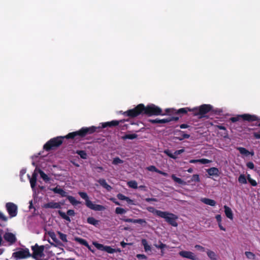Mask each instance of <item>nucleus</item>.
<instances>
[{"instance_id": "15", "label": "nucleus", "mask_w": 260, "mask_h": 260, "mask_svg": "<svg viewBox=\"0 0 260 260\" xmlns=\"http://www.w3.org/2000/svg\"><path fill=\"white\" fill-rule=\"evenodd\" d=\"M174 134L178 136L176 137V139L180 141H182L185 139H188L190 136L189 134H185L184 131L180 129H176L174 132Z\"/></svg>"}, {"instance_id": "32", "label": "nucleus", "mask_w": 260, "mask_h": 260, "mask_svg": "<svg viewBox=\"0 0 260 260\" xmlns=\"http://www.w3.org/2000/svg\"><path fill=\"white\" fill-rule=\"evenodd\" d=\"M138 137V135L135 134H126L122 137V139L125 140L126 139L133 140Z\"/></svg>"}, {"instance_id": "36", "label": "nucleus", "mask_w": 260, "mask_h": 260, "mask_svg": "<svg viewBox=\"0 0 260 260\" xmlns=\"http://www.w3.org/2000/svg\"><path fill=\"white\" fill-rule=\"evenodd\" d=\"M76 153L82 159H86L87 157V154L84 150H77Z\"/></svg>"}, {"instance_id": "8", "label": "nucleus", "mask_w": 260, "mask_h": 260, "mask_svg": "<svg viewBox=\"0 0 260 260\" xmlns=\"http://www.w3.org/2000/svg\"><path fill=\"white\" fill-rule=\"evenodd\" d=\"M6 208L10 218L16 216L18 212V208L16 205L13 203L9 202L6 203Z\"/></svg>"}, {"instance_id": "2", "label": "nucleus", "mask_w": 260, "mask_h": 260, "mask_svg": "<svg viewBox=\"0 0 260 260\" xmlns=\"http://www.w3.org/2000/svg\"><path fill=\"white\" fill-rule=\"evenodd\" d=\"M124 116L131 118H134L139 115L152 116H164L166 115L162 109L154 104L148 105L145 106L143 104H140L132 109L128 110L123 113Z\"/></svg>"}, {"instance_id": "34", "label": "nucleus", "mask_w": 260, "mask_h": 260, "mask_svg": "<svg viewBox=\"0 0 260 260\" xmlns=\"http://www.w3.org/2000/svg\"><path fill=\"white\" fill-rule=\"evenodd\" d=\"M159 245L155 244L154 246L156 248L161 249V255H163L164 254L163 249L165 248H167L168 246L166 244L162 243L160 241H159Z\"/></svg>"}, {"instance_id": "6", "label": "nucleus", "mask_w": 260, "mask_h": 260, "mask_svg": "<svg viewBox=\"0 0 260 260\" xmlns=\"http://www.w3.org/2000/svg\"><path fill=\"white\" fill-rule=\"evenodd\" d=\"M244 121L248 122H252L255 121H259L260 118L255 115H251L249 114H244L242 115H238L235 117H232L230 118V120L232 122H236L241 119Z\"/></svg>"}, {"instance_id": "19", "label": "nucleus", "mask_w": 260, "mask_h": 260, "mask_svg": "<svg viewBox=\"0 0 260 260\" xmlns=\"http://www.w3.org/2000/svg\"><path fill=\"white\" fill-rule=\"evenodd\" d=\"M98 182L99 184L104 188H105L107 191H110L112 189V187L109 185L106 180L103 178L100 179L98 180Z\"/></svg>"}, {"instance_id": "54", "label": "nucleus", "mask_w": 260, "mask_h": 260, "mask_svg": "<svg viewBox=\"0 0 260 260\" xmlns=\"http://www.w3.org/2000/svg\"><path fill=\"white\" fill-rule=\"evenodd\" d=\"M184 151V149H183L176 150L174 153V155H175L176 156L177 155L181 154Z\"/></svg>"}, {"instance_id": "42", "label": "nucleus", "mask_w": 260, "mask_h": 260, "mask_svg": "<svg viewBox=\"0 0 260 260\" xmlns=\"http://www.w3.org/2000/svg\"><path fill=\"white\" fill-rule=\"evenodd\" d=\"M247 180H248V182L250 183V184H251L252 186H256V185H257V182H256V181L255 180H254V179H252V178H251L250 175L249 174H248V175H247Z\"/></svg>"}, {"instance_id": "53", "label": "nucleus", "mask_w": 260, "mask_h": 260, "mask_svg": "<svg viewBox=\"0 0 260 260\" xmlns=\"http://www.w3.org/2000/svg\"><path fill=\"white\" fill-rule=\"evenodd\" d=\"M136 256L138 259H146L147 258V257L145 254H138Z\"/></svg>"}, {"instance_id": "31", "label": "nucleus", "mask_w": 260, "mask_h": 260, "mask_svg": "<svg viewBox=\"0 0 260 260\" xmlns=\"http://www.w3.org/2000/svg\"><path fill=\"white\" fill-rule=\"evenodd\" d=\"M206 252L211 260H217L216 254L214 251L208 249Z\"/></svg>"}, {"instance_id": "14", "label": "nucleus", "mask_w": 260, "mask_h": 260, "mask_svg": "<svg viewBox=\"0 0 260 260\" xmlns=\"http://www.w3.org/2000/svg\"><path fill=\"white\" fill-rule=\"evenodd\" d=\"M179 254L182 257L191 260H196L197 259V256L195 254L191 251L183 250L180 251Z\"/></svg>"}, {"instance_id": "43", "label": "nucleus", "mask_w": 260, "mask_h": 260, "mask_svg": "<svg viewBox=\"0 0 260 260\" xmlns=\"http://www.w3.org/2000/svg\"><path fill=\"white\" fill-rule=\"evenodd\" d=\"M171 178L175 182L180 184H183V181L181 178L176 177L175 175H172Z\"/></svg>"}, {"instance_id": "11", "label": "nucleus", "mask_w": 260, "mask_h": 260, "mask_svg": "<svg viewBox=\"0 0 260 260\" xmlns=\"http://www.w3.org/2000/svg\"><path fill=\"white\" fill-rule=\"evenodd\" d=\"M48 235L54 242V243H51L50 241H49L51 245H53L55 247H57L58 248H61L64 246L63 244L59 240L57 239L56 235L53 231L48 232Z\"/></svg>"}, {"instance_id": "57", "label": "nucleus", "mask_w": 260, "mask_h": 260, "mask_svg": "<svg viewBox=\"0 0 260 260\" xmlns=\"http://www.w3.org/2000/svg\"><path fill=\"white\" fill-rule=\"evenodd\" d=\"M253 137L256 139H260V133L254 132L253 133Z\"/></svg>"}, {"instance_id": "59", "label": "nucleus", "mask_w": 260, "mask_h": 260, "mask_svg": "<svg viewBox=\"0 0 260 260\" xmlns=\"http://www.w3.org/2000/svg\"><path fill=\"white\" fill-rule=\"evenodd\" d=\"M180 127L182 129L187 128L190 127V126L187 124H181L179 125Z\"/></svg>"}, {"instance_id": "58", "label": "nucleus", "mask_w": 260, "mask_h": 260, "mask_svg": "<svg viewBox=\"0 0 260 260\" xmlns=\"http://www.w3.org/2000/svg\"><path fill=\"white\" fill-rule=\"evenodd\" d=\"M125 201L126 202L130 205H134V201L129 199L128 197H127Z\"/></svg>"}, {"instance_id": "20", "label": "nucleus", "mask_w": 260, "mask_h": 260, "mask_svg": "<svg viewBox=\"0 0 260 260\" xmlns=\"http://www.w3.org/2000/svg\"><path fill=\"white\" fill-rule=\"evenodd\" d=\"M224 213H225L226 216L228 218H229L231 220H233L234 216H233V212H232L231 209L229 207H228L226 205L224 206Z\"/></svg>"}, {"instance_id": "28", "label": "nucleus", "mask_w": 260, "mask_h": 260, "mask_svg": "<svg viewBox=\"0 0 260 260\" xmlns=\"http://www.w3.org/2000/svg\"><path fill=\"white\" fill-rule=\"evenodd\" d=\"M216 127L218 129L223 131V132L221 134V136L222 137H223L224 138H228V132L225 126H222V125H216Z\"/></svg>"}, {"instance_id": "21", "label": "nucleus", "mask_w": 260, "mask_h": 260, "mask_svg": "<svg viewBox=\"0 0 260 260\" xmlns=\"http://www.w3.org/2000/svg\"><path fill=\"white\" fill-rule=\"evenodd\" d=\"M207 172L210 176H219V171L218 169L215 167H212L208 169Z\"/></svg>"}, {"instance_id": "40", "label": "nucleus", "mask_w": 260, "mask_h": 260, "mask_svg": "<svg viewBox=\"0 0 260 260\" xmlns=\"http://www.w3.org/2000/svg\"><path fill=\"white\" fill-rule=\"evenodd\" d=\"M245 254L247 258L250 259H254L255 258V254L250 251H246L245 252Z\"/></svg>"}, {"instance_id": "47", "label": "nucleus", "mask_w": 260, "mask_h": 260, "mask_svg": "<svg viewBox=\"0 0 260 260\" xmlns=\"http://www.w3.org/2000/svg\"><path fill=\"white\" fill-rule=\"evenodd\" d=\"M166 119L168 121V122H170L173 121H177L179 120V117H175V116H172V117L166 118Z\"/></svg>"}, {"instance_id": "29", "label": "nucleus", "mask_w": 260, "mask_h": 260, "mask_svg": "<svg viewBox=\"0 0 260 260\" xmlns=\"http://www.w3.org/2000/svg\"><path fill=\"white\" fill-rule=\"evenodd\" d=\"M67 198L69 201L70 203L73 206H76L81 204V202L76 200L74 197L71 196H68Z\"/></svg>"}, {"instance_id": "18", "label": "nucleus", "mask_w": 260, "mask_h": 260, "mask_svg": "<svg viewBox=\"0 0 260 260\" xmlns=\"http://www.w3.org/2000/svg\"><path fill=\"white\" fill-rule=\"evenodd\" d=\"M51 190L54 193L60 194L62 197H67L68 196L67 192L62 188L58 187V186L53 188H52Z\"/></svg>"}, {"instance_id": "13", "label": "nucleus", "mask_w": 260, "mask_h": 260, "mask_svg": "<svg viewBox=\"0 0 260 260\" xmlns=\"http://www.w3.org/2000/svg\"><path fill=\"white\" fill-rule=\"evenodd\" d=\"M58 213L62 218L68 222H71V219L69 216H73L75 214L74 210L72 209L68 210L67 212V214L61 210H58Z\"/></svg>"}, {"instance_id": "10", "label": "nucleus", "mask_w": 260, "mask_h": 260, "mask_svg": "<svg viewBox=\"0 0 260 260\" xmlns=\"http://www.w3.org/2000/svg\"><path fill=\"white\" fill-rule=\"evenodd\" d=\"M93 244L98 250L106 251L108 253H114L116 251L115 249L112 248L110 246H105L96 242H93Z\"/></svg>"}, {"instance_id": "27", "label": "nucleus", "mask_w": 260, "mask_h": 260, "mask_svg": "<svg viewBox=\"0 0 260 260\" xmlns=\"http://www.w3.org/2000/svg\"><path fill=\"white\" fill-rule=\"evenodd\" d=\"M38 173L40 174V177L45 182H48L50 180V177L46 174L42 170L39 169Z\"/></svg>"}, {"instance_id": "63", "label": "nucleus", "mask_w": 260, "mask_h": 260, "mask_svg": "<svg viewBox=\"0 0 260 260\" xmlns=\"http://www.w3.org/2000/svg\"><path fill=\"white\" fill-rule=\"evenodd\" d=\"M25 173H26V171H25V170H22L20 171V179H21V181H23V180H22V176H23L24 174H25Z\"/></svg>"}, {"instance_id": "64", "label": "nucleus", "mask_w": 260, "mask_h": 260, "mask_svg": "<svg viewBox=\"0 0 260 260\" xmlns=\"http://www.w3.org/2000/svg\"><path fill=\"white\" fill-rule=\"evenodd\" d=\"M218 225L220 230L225 231L226 229L222 225L221 222L218 223Z\"/></svg>"}, {"instance_id": "1", "label": "nucleus", "mask_w": 260, "mask_h": 260, "mask_svg": "<svg viewBox=\"0 0 260 260\" xmlns=\"http://www.w3.org/2000/svg\"><path fill=\"white\" fill-rule=\"evenodd\" d=\"M125 120H112L106 122L102 123V126H92L90 127H83L79 131L69 133L67 135V139H75V140L80 141V139L87 135H90L94 132H99L103 128L107 127H112L118 125L120 123H123Z\"/></svg>"}, {"instance_id": "33", "label": "nucleus", "mask_w": 260, "mask_h": 260, "mask_svg": "<svg viewBox=\"0 0 260 260\" xmlns=\"http://www.w3.org/2000/svg\"><path fill=\"white\" fill-rule=\"evenodd\" d=\"M142 244L144 246L145 251L147 252L149 251H151V246L148 244V242L146 239H144L142 240Z\"/></svg>"}, {"instance_id": "30", "label": "nucleus", "mask_w": 260, "mask_h": 260, "mask_svg": "<svg viewBox=\"0 0 260 260\" xmlns=\"http://www.w3.org/2000/svg\"><path fill=\"white\" fill-rule=\"evenodd\" d=\"M237 149L239 151L240 153L241 154H243L246 156H248L250 154H251L252 155L254 154L253 152L250 153L248 150H247L246 148L244 147H237Z\"/></svg>"}, {"instance_id": "24", "label": "nucleus", "mask_w": 260, "mask_h": 260, "mask_svg": "<svg viewBox=\"0 0 260 260\" xmlns=\"http://www.w3.org/2000/svg\"><path fill=\"white\" fill-rule=\"evenodd\" d=\"M87 222L88 223L93 225L96 227L99 225L100 221L95 219L93 217H88L87 218Z\"/></svg>"}, {"instance_id": "35", "label": "nucleus", "mask_w": 260, "mask_h": 260, "mask_svg": "<svg viewBox=\"0 0 260 260\" xmlns=\"http://www.w3.org/2000/svg\"><path fill=\"white\" fill-rule=\"evenodd\" d=\"M147 210L150 212H151V213H153V214L156 215L157 216H159V212H162V211H160V210H156L155 209L154 207H148L147 208Z\"/></svg>"}, {"instance_id": "3", "label": "nucleus", "mask_w": 260, "mask_h": 260, "mask_svg": "<svg viewBox=\"0 0 260 260\" xmlns=\"http://www.w3.org/2000/svg\"><path fill=\"white\" fill-rule=\"evenodd\" d=\"M66 137L67 135L65 136H58L50 139L44 145V149L46 151H49L59 147L62 144L63 140L64 139H68Z\"/></svg>"}, {"instance_id": "7", "label": "nucleus", "mask_w": 260, "mask_h": 260, "mask_svg": "<svg viewBox=\"0 0 260 260\" xmlns=\"http://www.w3.org/2000/svg\"><path fill=\"white\" fill-rule=\"evenodd\" d=\"M159 217L164 218L170 225L173 226H177L178 225V224L176 221V220L178 217L176 215L166 211L159 212Z\"/></svg>"}, {"instance_id": "12", "label": "nucleus", "mask_w": 260, "mask_h": 260, "mask_svg": "<svg viewBox=\"0 0 260 260\" xmlns=\"http://www.w3.org/2000/svg\"><path fill=\"white\" fill-rule=\"evenodd\" d=\"M121 220L126 222H132L134 223H139L141 224L142 226H145L147 224V222L145 219H132V218H127L125 217H124L120 219Z\"/></svg>"}, {"instance_id": "37", "label": "nucleus", "mask_w": 260, "mask_h": 260, "mask_svg": "<svg viewBox=\"0 0 260 260\" xmlns=\"http://www.w3.org/2000/svg\"><path fill=\"white\" fill-rule=\"evenodd\" d=\"M128 186L133 189H137L138 188V183L135 180H132L127 182Z\"/></svg>"}, {"instance_id": "23", "label": "nucleus", "mask_w": 260, "mask_h": 260, "mask_svg": "<svg viewBox=\"0 0 260 260\" xmlns=\"http://www.w3.org/2000/svg\"><path fill=\"white\" fill-rule=\"evenodd\" d=\"M148 121L150 122L152 124H162V123H168V121L166 118L160 119L158 118H156L154 119H149Z\"/></svg>"}, {"instance_id": "48", "label": "nucleus", "mask_w": 260, "mask_h": 260, "mask_svg": "<svg viewBox=\"0 0 260 260\" xmlns=\"http://www.w3.org/2000/svg\"><path fill=\"white\" fill-rule=\"evenodd\" d=\"M117 198L120 200H122V201H125L127 197L125 196L124 195H123V194L122 193H118L117 195Z\"/></svg>"}, {"instance_id": "16", "label": "nucleus", "mask_w": 260, "mask_h": 260, "mask_svg": "<svg viewBox=\"0 0 260 260\" xmlns=\"http://www.w3.org/2000/svg\"><path fill=\"white\" fill-rule=\"evenodd\" d=\"M4 239L10 243V244H13L16 241V238L15 235L12 233L7 232L4 235Z\"/></svg>"}, {"instance_id": "25", "label": "nucleus", "mask_w": 260, "mask_h": 260, "mask_svg": "<svg viewBox=\"0 0 260 260\" xmlns=\"http://www.w3.org/2000/svg\"><path fill=\"white\" fill-rule=\"evenodd\" d=\"M203 203L210 205L211 206H215L216 205V202L214 200H212L208 198H202L201 200Z\"/></svg>"}, {"instance_id": "46", "label": "nucleus", "mask_w": 260, "mask_h": 260, "mask_svg": "<svg viewBox=\"0 0 260 260\" xmlns=\"http://www.w3.org/2000/svg\"><path fill=\"white\" fill-rule=\"evenodd\" d=\"M191 181H194L196 182H199L200 181L199 175L198 174H194L192 176Z\"/></svg>"}, {"instance_id": "39", "label": "nucleus", "mask_w": 260, "mask_h": 260, "mask_svg": "<svg viewBox=\"0 0 260 260\" xmlns=\"http://www.w3.org/2000/svg\"><path fill=\"white\" fill-rule=\"evenodd\" d=\"M238 181L239 183L242 184H246L247 179L244 174H241L238 178Z\"/></svg>"}, {"instance_id": "26", "label": "nucleus", "mask_w": 260, "mask_h": 260, "mask_svg": "<svg viewBox=\"0 0 260 260\" xmlns=\"http://www.w3.org/2000/svg\"><path fill=\"white\" fill-rule=\"evenodd\" d=\"M188 111H192V109L189 108H182L178 109V110H175V112L174 113L176 114H185Z\"/></svg>"}, {"instance_id": "45", "label": "nucleus", "mask_w": 260, "mask_h": 260, "mask_svg": "<svg viewBox=\"0 0 260 260\" xmlns=\"http://www.w3.org/2000/svg\"><path fill=\"white\" fill-rule=\"evenodd\" d=\"M164 153L172 158L176 159L177 158V156L172 153L171 151L169 149L165 150Z\"/></svg>"}, {"instance_id": "4", "label": "nucleus", "mask_w": 260, "mask_h": 260, "mask_svg": "<svg viewBox=\"0 0 260 260\" xmlns=\"http://www.w3.org/2000/svg\"><path fill=\"white\" fill-rule=\"evenodd\" d=\"M79 195L80 197L84 199L85 201L86 206L89 209L94 211H103L105 209V207L101 205L93 204L89 199V197L85 192L79 191Z\"/></svg>"}, {"instance_id": "9", "label": "nucleus", "mask_w": 260, "mask_h": 260, "mask_svg": "<svg viewBox=\"0 0 260 260\" xmlns=\"http://www.w3.org/2000/svg\"><path fill=\"white\" fill-rule=\"evenodd\" d=\"M12 256L17 260L25 258L31 256L28 249H21L13 253Z\"/></svg>"}, {"instance_id": "44", "label": "nucleus", "mask_w": 260, "mask_h": 260, "mask_svg": "<svg viewBox=\"0 0 260 260\" xmlns=\"http://www.w3.org/2000/svg\"><path fill=\"white\" fill-rule=\"evenodd\" d=\"M123 162V161L122 159H121L120 158H119L118 157H116L114 158L112 161V164H113L114 165H117L119 164H122Z\"/></svg>"}, {"instance_id": "5", "label": "nucleus", "mask_w": 260, "mask_h": 260, "mask_svg": "<svg viewBox=\"0 0 260 260\" xmlns=\"http://www.w3.org/2000/svg\"><path fill=\"white\" fill-rule=\"evenodd\" d=\"M212 106L210 105L204 104L199 108L192 109V112L194 116H199L201 118L205 117V114L212 110Z\"/></svg>"}, {"instance_id": "60", "label": "nucleus", "mask_w": 260, "mask_h": 260, "mask_svg": "<svg viewBox=\"0 0 260 260\" xmlns=\"http://www.w3.org/2000/svg\"><path fill=\"white\" fill-rule=\"evenodd\" d=\"M145 201L147 202H151V201L156 202L157 201V199H155V198H146L145 199Z\"/></svg>"}, {"instance_id": "55", "label": "nucleus", "mask_w": 260, "mask_h": 260, "mask_svg": "<svg viewBox=\"0 0 260 260\" xmlns=\"http://www.w3.org/2000/svg\"><path fill=\"white\" fill-rule=\"evenodd\" d=\"M246 166L250 169H253L254 168V164L252 162H248L247 164H246Z\"/></svg>"}, {"instance_id": "41", "label": "nucleus", "mask_w": 260, "mask_h": 260, "mask_svg": "<svg viewBox=\"0 0 260 260\" xmlns=\"http://www.w3.org/2000/svg\"><path fill=\"white\" fill-rule=\"evenodd\" d=\"M126 212V210L120 207H117L115 209V213L117 214H123Z\"/></svg>"}, {"instance_id": "61", "label": "nucleus", "mask_w": 260, "mask_h": 260, "mask_svg": "<svg viewBox=\"0 0 260 260\" xmlns=\"http://www.w3.org/2000/svg\"><path fill=\"white\" fill-rule=\"evenodd\" d=\"M27 178L29 180L30 187L32 189V176L30 177L29 175H27Z\"/></svg>"}, {"instance_id": "56", "label": "nucleus", "mask_w": 260, "mask_h": 260, "mask_svg": "<svg viewBox=\"0 0 260 260\" xmlns=\"http://www.w3.org/2000/svg\"><path fill=\"white\" fill-rule=\"evenodd\" d=\"M215 218L216 219L218 223H221L222 221L221 216L220 214H217L215 216Z\"/></svg>"}, {"instance_id": "22", "label": "nucleus", "mask_w": 260, "mask_h": 260, "mask_svg": "<svg viewBox=\"0 0 260 260\" xmlns=\"http://www.w3.org/2000/svg\"><path fill=\"white\" fill-rule=\"evenodd\" d=\"M75 241L80 243V244L85 246V247L88 248V249L90 250V246H89V245L88 244V242L86 240L79 237H75Z\"/></svg>"}, {"instance_id": "62", "label": "nucleus", "mask_w": 260, "mask_h": 260, "mask_svg": "<svg viewBox=\"0 0 260 260\" xmlns=\"http://www.w3.org/2000/svg\"><path fill=\"white\" fill-rule=\"evenodd\" d=\"M132 244L131 243H125L124 242V241H122L120 242V245L121 246L123 247V248H124L125 247V246L127 245H131Z\"/></svg>"}, {"instance_id": "49", "label": "nucleus", "mask_w": 260, "mask_h": 260, "mask_svg": "<svg viewBox=\"0 0 260 260\" xmlns=\"http://www.w3.org/2000/svg\"><path fill=\"white\" fill-rule=\"evenodd\" d=\"M194 248L196 249H197V250H199L200 251H202V252H205V248L204 247H203L202 246H201V245H196L194 246Z\"/></svg>"}, {"instance_id": "52", "label": "nucleus", "mask_w": 260, "mask_h": 260, "mask_svg": "<svg viewBox=\"0 0 260 260\" xmlns=\"http://www.w3.org/2000/svg\"><path fill=\"white\" fill-rule=\"evenodd\" d=\"M147 170L149 171L155 172L157 171V169L154 166H150L147 168Z\"/></svg>"}, {"instance_id": "50", "label": "nucleus", "mask_w": 260, "mask_h": 260, "mask_svg": "<svg viewBox=\"0 0 260 260\" xmlns=\"http://www.w3.org/2000/svg\"><path fill=\"white\" fill-rule=\"evenodd\" d=\"M210 161H211L208 159L202 158L199 159V162H200L202 164H207L210 162Z\"/></svg>"}, {"instance_id": "51", "label": "nucleus", "mask_w": 260, "mask_h": 260, "mask_svg": "<svg viewBox=\"0 0 260 260\" xmlns=\"http://www.w3.org/2000/svg\"><path fill=\"white\" fill-rule=\"evenodd\" d=\"M0 220L3 221H7L8 217H6L2 212H0Z\"/></svg>"}, {"instance_id": "17", "label": "nucleus", "mask_w": 260, "mask_h": 260, "mask_svg": "<svg viewBox=\"0 0 260 260\" xmlns=\"http://www.w3.org/2000/svg\"><path fill=\"white\" fill-rule=\"evenodd\" d=\"M43 207L47 209V208H51V209H59L61 208V205L59 203L54 202H50L48 203L45 204L43 206Z\"/></svg>"}, {"instance_id": "38", "label": "nucleus", "mask_w": 260, "mask_h": 260, "mask_svg": "<svg viewBox=\"0 0 260 260\" xmlns=\"http://www.w3.org/2000/svg\"><path fill=\"white\" fill-rule=\"evenodd\" d=\"M57 234L59 236V238L64 242H67V235L60 232H57Z\"/></svg>"}]
</instances>
